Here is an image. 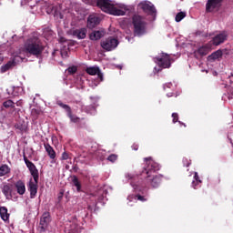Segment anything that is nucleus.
<instances>
[{
  "mask_svg": "<svg viewBox=\"0 0 233 233\" xmlns=\"http://www.w3.org/2000/svg\"><path fill=\"white\" fill-rule=\"evenodd\" d=\"M160 170V166L151 157L144 158V165L141 171L135 177V179L144 180L145 184L150 185L153 188H157L162 181V175H154Z\"/></svg>",
  "mask_w": 233,
  "mask_h": 233,
  "instance_id": "nucleus-1",
  "label": "nucleus"
},
{
  "mask_svg": "<svg viewBox=\"0 0 233 233\" xmlns=\"http://www.w3.org/2000/svg\"><path fill=\"white\" fill-rule=\"evenodd\" d=\"M45 48L46 46L42 40L35 35L28 37L24 44L25 53L36 58L43 55Z\"/></svg>",
  "mask_w": 233,
  "mask_h": 233,
  "instance_id": "nucleus-2",
  "label": "nucleus"
},
{
  "mask_svg": "<svg viewBox=\"0 0 233 233\" xmlns=\"http://www.w3.org/2000/svg\"><path fill=\"white\" fill-rule=\"evenodd\" d=\"M97 7L100 8L106 14L114 16H124L126 15V10L123 9L122 5H115L110 0H98Z\"/></svg>",
  "mask_w": 233,
  "mask_h": 233,
  "instance_id": "nucleus-3",
  "label": "nucleus"
},
{
  "mask_svg": "<svg viewBox=\"0 0 233 233\" xmlns=\"http://www.w3.org/2000/svg\"><path fill=\"white\" fill-rule=\"evenodd\" d=\"M126 178L131 180V187H133V189H135V192L137 193L136 195H131L128 197V198H133L135 200H138L140 202H146L147 201V191L145 189H141L140 187V183L139 182H135L136 177L131 175V174H127L126 175ZM141 192V193H138Z\"/></svg>",
  "mask_w": 233,
  "mask_h": 233,
  "instance_id": "nucleus-4",
  "label": "nucleus"
},
{
  "mask_svg": "<svg viewBox=\"0 0 233 233\" xmlns=\"http://www.w3.org/2000/svg\"><path fill=\"white\" fill-rule=\"evenodd\" d=\"M147 31V22L138 15H133V33L135 36H142Z\"/></svg>",
  "mask_w": 233,
  "mask_h": 233,
  "instance_id": "nucleus-5",
  "label": "nucleus"
},
{
  "mask_svg": "<svg viewBox=\"0 0 233 233\" xmlns=\"http://www.w3.org/2000/svg\"><path fill=\"white\" fill-rule=\"evenodd\" d=\"M118 45L119 41L113 36H109L101 41V47L107 52L115 50Z\"/></svg>",
  "mask_w": 233,
  "mask_h": 233,
  "instance_id": "nucleus-6",
  "label": "nucleus"
},
{
  "mask_svg": "<svg viewBox=\"0 0 233 233\" xmlns=\"http://www.w3.org/2000/svg\"><path fill=\"white\" fill-rule=\"evenodd\" d=\"M138 7L144 12V14L147 15L154 16L157 14V9L155 5L149 1L140 2L138 4Z\"/></svg>",
  "mask_w": 233,
  "mask_h": 233,
  "instance_id": "nucleus-7",
  "label": "nucleus"
},
{
  "mask_svg": "<svg viewBox=\"0 0 233 233\" xmlns=\"http://www.w3.org/2000/svg\"><path fill=\"white\" fill-rule=\"evenodd\" d=\"M155 62L160 68L171 67V57L168 54L162 53L160 56L155 57Z\"/></svg>",
  "mask_w": 233,
  "mask_h": 233,
  "instance_id": "nucleus-8",
  "label": "nucleus"
},
{
  "mask_svg": "<svg viewBox=\"0 0 233 233\" xmlns=\"http://www.w3.org/2000/svg\"><path fill=\"white\" fill-rule=\"evenodd\" d=\"M51 223V215L48 211L43 213L40 223H39V232L44 233L48 228L49 224Z\"/></svg>",
  "mask_w": 233,
  "mask_h": 233,
  "instance_id": "nucleus-9",
  "label": "nucleus"
},
{
  "mask_svg": "<svg viewBox=\"0 0 233 233\" xmlns=\"http://www.w3.org/2000/svg\"><path fill=\"white\" fill-rule=\"evenodd\" d=\"M38 183H39V177L35 178H30L28 184H27V189L30 193V198H35L37 192H38Z\"/></svg>",
  "mask_w": 233,
  "mask_h": 233,
  "instance_id": "nucleus-10",
  "label": "nucleus"
},
{
  "mask_svg": "<svg viewBox=\"0 0 233 233\" xmlns=\"http://www.w3.org/2000/svg\"><path fill=\"white\" fill-rule=\"evenodd\" d=\"M24 162L28 168L33 179H37L39 177V170L37 169L36 166L30 161L26 156H24Z\"/></svg>",
  "mask_w": 233,
  "mask_h": 233,
  "instance_id": "nucleus-11",
  "label": "nucleus"
},
{
  "mask_svg": "<svg viewBox=\"0 0 233 233\" xmlns=\"http://www.w3.org/2000/svg\"><path fill=\"white\" fill-rule=\"evenodd\" d=\"M101 23V17L97 14H91L87 17V28L94 29Z\"/></svg>",
  "mask_w": 233,
  "mask_h": 233,
  "instance_id": "nucleus-12",
  "label": "nucleus"
},
{
  "mask_svg": "<svg viewBox=\"0 0 233 233\" xmlns=\"http://www.w3.org/2000/svg\"><path fill=\"white\" fill-rule=\"evenodd\" d=\"M2 194L5 199L10 200L13 198V185L10 183H3L0 187Z\"/></svg>",
  "mask_w": 233,
  "mask_h": 233,
  "instance_id": "nucleus-13",
  "label": "nucleus"
},
{
  "mask_svg": "<svg viewBox=\"0 0 233 233\" xmlns=\"http://www.w3.org/2000/svg\"><path fill=\"white\" fill-rule=\"evenodd\" d=\"M210 50H211V46L209 44H206L198 47V50L194 52L195 57L199 58V56L200 57L206 56L207 55H208Z\"/></svg>",
  "mask_w": 233,
  "mask_h": 233,
  "instance_id": "nucleus-14",
  "label": "nucleus"
},
{
  "mask_svg": "<svg viewBox=\"0 0 233 233\" xmlns=\"http://www.w3.org/2000/svg\"><path fill=\"white\" fill-rule=\"evenodd\" d=\"M223 0H208L206 4V12L210 13L215 10V8H219Z\"/></svg>",
  "mask_w": 233,
  "mask_h": 233,
  "instance_id": "nucleus-15",
  "label": "nucleus"
},
{
  "mask_svg": "<svg viewBox=\"0 0 233 233\" xmlns=\"http://www.w3.org/2000/svg\"><path fill=\"white\" fill-rule=\"evenodd\" d=\"M15 188L19 196H24L26 192L25 183L23 180H17L15 184Z\"/></svg>",
  "mask_w": 233,
  "mask_h": 233,
  "instance_id": "nucleus-16",
  "label": "nucleus"
},
{
  "mask_svg": "<svg viewBox=\"0 0 233 233\" xmlns=\"http://www.w3.org/2000/svg\"><path fill=\"white\" fill-rule=\"evenodd\" d=\"M16 66V62L15 59L7 61L5 65H2L0 67V72L2 74L7 72L11 68L15 67Z\"/></svg>",
  "mask_w": 233,
  "mask_h": 233,
  "instance_id": "nucleus-17",
  "label": "nucleus"
},
{
  "mask_svg": "<svg viewBox=\"0 0 233 233\" xmlns=\"http://www.w3.org/2000/svg\"><path fill=\"white\" fill-rule=\"evenodd\" d=\"M227 39V35L225 33H220L214 36L212 42L214 46H219L224 43V41Z\"/></svg>",
  "mask_w": 233,
  "mask_h": 233,
  "instance_id": "nucleus-18",
  "label": "nucleus"
},
{
  "mask_svg": "<svg viewBox=\"0 0 233 233\" xmlns=\"http://www.w3.org/2000/svg\"><path fill=\"white\" fill-rule=\"evenodd\" d=\"M44 147L50 159L55 160L56 158V152L54 147L48 143L44 144Z\"/></svg>",
  "mask_w": 233,
  "mask_h": 233,
  "instance_id": "nucleus-19",
  "label": "nucleus"
},
{
  "mask_svg": "<svg viewBox=\"0 0 233 233\" xmlns=\"http://www.w3.org/2000/svg\"><path fill=\"white\" fill-rule=\"evenodd\" d=\"M73 36H76L79 40L85 39L86 36V28H80V29L74 30L73 31Z\"/></svg>",
  "mask_w": 233,
  "mask_h": 233,
  "instance_id": "nucleus-20",
  "label": "nucleus"
},
{
  "mask_svg": "<svg viewBox=\"0 0 233 233\" xmlns=\"http://www.w3.org/2000/svg\"><path fill=\"white\" fill-rule=\"evenodd\" d=\"M104 36V33L103 31H93L90 35H89V38L91 41H98L100 40L102 37Z\"/></svg>",
  "mask_w": 233,
  "mask_h": 233,
  "instance_id": "nucleus-21",
  "label": "nucleus"
},
{
  "mask_svg": "<svg viewBox=\"0 0 233 233\" xmlns=\"http://www.w3.org/2000/svg\"><path fill=\"white\" fill-rule=\"evenodd\" d=\"M9 213L6 207H0V218L3 221H8L9 219Z\"/></svg>",
  "mask_w": 233,
  "mask_h": 233,
  "instance_id": "nucleus-22",
  "label": "nucleus"
},
{
  "mask_svg": "<svg viewBox=\"0 0 233 233\" xmlns=\"http://www.w3.org/2000/svg\"><path fill=\"white\" fill-rule=\"evenodd\" d=\"M222 56V51L217 50L208 56V61H215Z\"/></svg>",
  "mask_w": 233,
  "mask_h": 233,
  "instance_id": "nucleus-23",
  "label": "nucleus"
},
{
  "mask_svg": "<svg viewBox=\"0 0 233 233\" xmlns=\"http://www.w3.org/2000/svg\"><path fill=\"white\" fill-rule=\"evenodd\" d=\"M99 70L98 66H89L86 67V72L90 76H96V74L99 73Z\"/></svg>",
  "mask_w": 233,
  "mask_h": 233,
  "instance_id": "nucleus-24",
  "label": "nucleus"
},
{
  "mask_svg": "<svg viewBox=\"0 0 233 233\" xmlns=\"http://www.w3.org/2000/svg\"><path fill=\"white\" fill-rule=\"evenodd\" d=\"M10 173V168L7 165H3L0 167V177L6 176Z\"/></svg>",
  "mask_w": 233,
  "mask_h": 233,
  "instance_id": "nucleus-25",
  "label": "nucleus"
},
{
  "mask_svg": "<svg viewBox=\"0 0 233 233\" xmlns=\"http://www.w3.org/2000/svg\"><path fill=\"white\" fill-rule=\"evenodd\" d=\"M72 183H73L74 187H76V191L78 193H80L81 192V183L79 182L78 178L76 176L73 177Z\"/></svg>",
  "mask_w": 233,
  "mask_h": 233,
  "instance_id": "nucleus-26",
  "label": "nucleus"
},
{
  "mask_svg": "<svg viewBox=\"0 0 233 233\" xmlns=\"http://www.w3.org/2000/svg\"><path fill=\"white\" fill-rule=\"evenodd\" d=\"M187 17V14L185 12H179L177 14L176 17H175V21L177 23H180L181 21H183L185 18Z\"/></svg>",
  "mask_w": 233,
  "mask_h": 233,
  "instance_id": "nucleus-27",
  "label": "nucleus"
},
{
  "mask_svg": "<svg viewBox=\"0 0 233 233\" xmlns=\"http://www.w3.org/2000/svg\"><path fill=\"white\" fill-rule=\"evenodd\" d=\"M15 102L13 100L5 101L2 104L3 107H5V108H15Z\"/></svg>",
  "mask_w": 233,
  "mask_h": 233,
  "instance_id": "nucleus-28",
  "label": "nucleus"
},
{
  "mask_svg": "<svg viewBox=\"0 0 233 233\" xmlns=\"http://www.w3.org/2000/svg\"><path fill=\"white\" fill-rule=\"evenodd\" d=\"M57 105H58L60 107H62L63 109H65V110L66 111L67 115L70 114V112H72V110H71V108H70V106L65 105V104H63V102H61V101L57 102Z\"/></svg>",
  "mask_w": 233,
  "mask_h": 233,
  "instance_id": "nucleus-29",
  "label": "nucleus"
},
{
  "mask_svg": "<svg viewBox=\"0 0 233 233\" xmlns=\"http://www.w3.org/2000/svg\"><path fill=\"white\" fill-rule=\"evenodd\" d=\"M85 5L89 6H97L98 0H82Z\"/></svg>",
  "mask_w": 233,
  "mask_h": 233,
  "instance_id": "nucleus-30",
  "label": "nucleus"
},
{
  "mask_svg": "<svg viewBox=\"0 0 233 233\" xmlns=\"http://www.w3.org/2000/svg\"><path fill=\"white\" fill-rule=\"evenodd\" d=\"M41 113H42L41 110H38V109H35V108H33L32 111H31V115L34 117V119H37L39 115H41Z\"/></svg>",
  "mask_w": 233,
  "mask_h": 233,
  "instance_id": "nucleus-31",
  "label": "nucleus"
},
{
  "mask_svg": "<svg viewBox=\"0 0 233 233\" xmlns=\"http://www.w3.org/2000/svg\"><path fill=\"white\" fill-rule=\"evenodd\" d=\"M67 116L70 118L71 122H74V123H77L80 120L79 117L72 114V111L67 115Z\"/></svg>",
  "mask_w": 233,
  "mask_h": 233,
  "instance_id": "nucleus-32",
  "label": "nucleus"
},
{
  "mask_svg": "<svg viewBox=\"0 0 233 233\" xmlns=\"http://www.w3.org/2000/svg\"><path fill=\"white\" fill-rule=\"evenodd\" d=\"M118 158V156L116 154H111L108 157H107V161L111 162V163H115Z\"/></svg>",
  "mask_w": 233,
  "mask_h": 233,
  "instance_id": "nucleus-33",
  "label": "nucleus"
},
{
  "mask_svg": "<svg viewBox=\"0 0 233 233\" xmlns=\"http://www.w3.org/2000/svg\"><path fill=\"white\" fill-rule=\"evenodd\" d=\"M76 71H77V67H76V66H69V67L67 68V72H68V74H70V75L76 74Z\"/></svg>",
  "mask_w": 233,
  "mask_h": 233,
  "instance_id": "nucleus-34",
  "label": "nucleus"
},
{
  "mask_svg": "<svg viewBox=\"0 0 233 233\" xmlns=\"http://www.w3.org/2000/svg\"><path fill=\"white\" fill-rule=\"evenodd\" d=\"M69 158H70V154H68V152H66V151L63 152L62 157H61V160L62 161H66Z\"/></svg>",
  "mask_w": 233,
  "mask_h": 233,
  "instance_id": "nucleus-35",
  "label": "nucleus"
},
{
  "mask_svg": "<svg viewBox=\"0 0 233 233\" xmlns=\"http://www.w3.org/2000/svg\"><path fill=\"white\" fill-rule=\"evenodd\" d=\"M172 118H173L172 122H173L174 124H176L177 122H179V121H178L179 116H178L177 113H173V114H172Z\"/></svg>",
  "mask_w": 233,
  "mask_h": 233,
  "instance_id": "nucleus-36",
  "label": "nucleus"
},
{
  "mask_svg": "<svg viewBox=\"0 0 233 233\" xmlns=\"http://www.w3.org/2000/svg\"><path fill=\"white\" fill-rule=\"evenodd\" d=\"M15 128L19 129L21 132H24L25 131L26 129V127L25 126H23L22 124H16L15 126Z\"/></svg>",
  "mask_w": 233,
  "mask_h": 233,
  "instance_id": "nucleus-37",
  "label": "nucleus"
},
{
  "mask_svg": "<svg viewBox=\"0 0 233 233\" xmlns=\"http://www.w3.org/2000/svg\"><path fill=\"white\" fill-rule=\"evenodd\" d=\"M183 165L186 167H189L191 166V160L188 158H183Z\"/></svg>",
  "mask_w": 233,
  "mask_h": 233,
  "instance_id": "nucleus-38",
  "label": "nucleus"
},
{
  "mask_svg": "<svg viewBox=\"0 0 233 233\" xmlns=\"http://www.w3.org/2000/svg\"><path fill=\"white\" fill-rule=\"evenodd\" d=\"M194 179H195L197 184H201V179H199V175L198 174V172H195Z\"/></svg>",
  "mask_w": 233,
  "mask_h": 233,
  "instance_id": "nucleus-39",
  "label": "nucleus"
},
{
  "mask_svg": "<svg viewBox=\"0 0 233 233\" xmlns=\"http://www.w3.org/2000/svg\"><path fill=\"white\" fill-rule=\"evenodd\" d=\"M96 76L100 78L101 81L104 80V76H103V74L101 73L100 69H99V72L96 74Z\"/></svg>",
  "mask_w": 233,
  "mask_h": 233,
  "instance_id": "nucleus-40",
  "label": "nucleus"
},
{
  "mask_svg": "<svg viewBox=\"0 0 233 233\" xmlns=\"http://www.w3.org/2000/svg\"><path fill=\"white\" fill-rule=\"evenodd\" d=\"M65 194L64 191H60L59 195H58V201H61L63 199V195Z\"/></svg>",
  "mask_w": 233,
  "mask_h": 233,
  "instance_id": "nucleus-41",
  "label": "nucleus"
},
{
  "mask_svg": "<svg viewBox=\"0 0 233 233\" xmlns=\"http://www.w3.org/2000/svg\"><path fill=\"white\" fill-rule=\"evenodd\" d=\"M131 148H133V150H138L139 146L137 144H133V146H131Z\"/></svg>",
  "mask_w": 233,
  "mask_h": 233,
  "instance_id": "nucleus-42",
  "label": "nucleus"
},
{
  "mask_svg": "<svg viewBox=\"0 0 233 233\" xmlns=\"http://www.w3.org/2000/svg\"><path fill=\"white\" fill-rule=\"evenodd\" d=\"M198 185H199V183H197L196 180H193V181H192V187H193L194 189H196V187H198Z\"/></svg>",
  "mask_w": 233,
  "mask_h": 233,
  "instance_id": "nucleus-43",
  "label": "nucleus"
},
{
  "mask_svg": "<svg viewBox=\"0 0 233 233\" xmlns=\"http://www.w3.org/2000/svg\"><path fill=\"white\" fill-rule=\"evenodd\" d=\"M4 62V56L0 54V65Z\"/></svg>",
  "mask_w": 233,
  "mask_h": 233,
  "instance_id": "nucleus-44",
  "label": "nucleus"
},
{
  "mask_svg": "<svg viewBox=\"0 0 233 233\" xmlns=\"http://www.w3.org/2000/svg\"><path fill=\"white\" fill-rule=\"evenodd\" d=\"M178 123H179L180 125L184 126L185 127H187V125H186V124H184V123H182V122H180V121H178Z\"/></svg>",
  "mask_w": 233,
  "mask_h": 233,
  "instance_id": "nucleus-45",
  "label": "nucleus"
},
{
  "mask_svg": "<svg viewBox=\"0 0 233 233\" xmlns=\"http://www.w3.org/2000/svg\"><path fill=\"white\" fill-rule=\"evenodd\" d=\"M171 86H172V84H167V85H166V86L168 87V88H170Z\"/></svg>",
  "mask_w": 233,
  "mask_h": 233,
  "instance_id": "nucleus-46",
  "label": "nucleus"
},
{
  "mask_svg": "<svg viewBox=\"0 0 233 233\" xmlns=\"http://www.w3.org/2000/svg\"><path fill=\"white\" fill-rule=\"evenodd\" d=\"M99 154H100V151H97V152L96 153V156H98Z\"/></svg>",
  "mask_w": 233,
  "mask_h": 233,
  "instance_id": "nucleus-47",
  "label": "nucleus"
},
{
  "mask_svg": "<svg viewBox=\"0 0 233 233\" xmlns=\"http://www.w3.org/2000/svg\"><path fill=\"white\" fill-rule=\"evenodd\" d=\"M100 160H104V157H100Z\"/></svg>",
  "mask_w": 233,
  "mask_h": 233,
  "instance_id": "nucleus-48",
  "label": "nucleus"
},
{
  "mask_svg": "<svg viewBox=\"0 0 233 233\" xmlns=\"http://www.w3.org/2000/svg\"><path fill=\"white\" fill-rule=\"evenodd\" d=\"M66 168L68 169V166H66Z\"/></svg>",
  "mask_w": 233,
  "mask_h": 233,
  "instance_id": "nucleus-49",
  "label": "nucleus"
},
{
  "mask_svg": "<svg viewBox=\"0 0 233 233\" xmlns=\"http://www.w3.org/2000/svg\"><path fill=\"white\" fill-rule=\"evenodd\" d=\"M61 55H62V56H63V52H61Z\"/></svg>",
  "mask_w": 233,
  "mask_h": 233,
  "instance_id": "nucleus-50",
  "label": "nucleus"
},
{
  "mask_svg": "<svg viewBox=\"0 0 233 233\" xmlns=\"http://www.w3.org/2000/svg\"><path fill=\"white\" fill-rule=\"evenodd\" d=\"M231 76L233 77V73L231 74Z\"/></svg>",
  "mask_w": 233,
  "mask_h": 233,
  "instance_id": "nucleus-51",
  "label": "nucleus"
}]
</instances>
